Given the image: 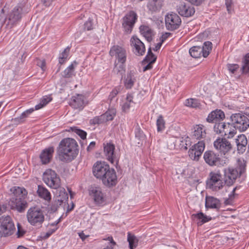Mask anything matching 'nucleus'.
<instances>
[{
    "instance_id": "nucleus-1",
    "label": "nucleus",
    "mask_w": 249,
    "mask_h": 249,
    "mask_svg": "<svg viewBox=\"0 0 249 249\" xmlns=\"http://www.w3.org/2000/svg\"><path fill=\"white\" fill-rule=\"evenodd\" d=\"M78 145L76 142L72 138H65L59 143L57 153L60 160L64 162L71 161L77 155Z\"/></svg>"
},
{
    "instance_id": "nucleus-2",
    "label": "nucleus",
    "mask_w": 249,
    "mask_h": 249,
    "mask_svg": "<svg viewBox=\"0 0 249 249\" xmlns=\"http://www.w3.org/2000/svg\"><path fill=\"white\" fill-rule=\"evenodd\" d=\"M28 12L23 4L20 3L16 6L9 11L4 19V23L10 28L18 24L21 20L23 15Z\"/></svg>"
},
{
    "instance_id": "nucleus-3",
    "label": "nucleus",
    "mask_w": 249,
    "mask_h": 249,
    "mask_svg": "<svg viewBox=\"0 0 249 249\" xmlns=\"http://www.w3.org/2000/svg\"><path fill=\"white\" fill-rule=\"evenodd\" d=\"M230 119L231 126H232L235 130L237 129L243 132L249 128V117L242 113L232 114Z\"/></svg>"
},
{
    "instance_id": "nucleus-4",
    "label": "nucleus",
    "mask_w": 249,
    "mask_h": 249,
    "mask_svg": "<svg viewBox=\"0 0 249 249\" xmlns=\"http://www.w3.org/2000/svg\"><path fill=\"white\" fill-rule=\"evenodd\" d=\"M28 222L33 226H40L45 220L43 211L37 207H32L28 209L26 214Z\"/></svg>"
},
{
    "instance_id": "nucleus-5",
    "label": "nucleus",
    "mask_w": 249,
    "mask_h": 249,
    "mask_svg": "<svg viewBox=\"0 0 249 249\" xmlns=\"http://www.w3.org/2000/svg\"><path fill=\"white\" fill-rule=\"evenodd\" d=\"M43 180L48 186L53 189H58L61 185L59 176L51 169L46 170L43 173Z\"/></svg>"
},
{
    "instance_id": "nucleus-6",
    "label": "nucleus",
    "mask_w": 249,
    "mask_h": 249,
    "mask_svg": "<svg viewBox=\"0 0 249 249\" xmlns=\"http://www.w3.org/2000/svg\"><path fill=\"white\" fill-rule=\"evenodd\" d=\"M209 177L207 181V186L213 191H218L226 184L225 181H223L222 175L219 172H211Z\"/></svg>"
},
{
    "instance_id": "nucleus-7",
    "label": "nucleus",
    "mask_w": 249,
    "mask_h": 249,
    "mask_svg": "<svg viewBox=\"0 0 249 249\" xmlns=\"http://www.w3.org/2000/svg\"><path fill=\"white\" fill-rule=\"evenodd\" d=\"M212 48V43L210 41L205 42L202 47L193 46L189 50L190 55L194 58H199L201 54L204 57H206L209 54Z\"/></svg>"
},
{
    "instance_id": "nucleus-8",
    "label": "nucleus",
    "mask_w": 249,
    "mask_h": 249,
    "mask_svg": "<svg viewBox=\"0 0 249 249\" xmlns=\"http://www.w3.org/2000/svg\"><path fill=\"white\" fill-rule=\"evenodd\" d=\"M213 126L214 131L217 134H221L227 136L228 139L232 138L236 133V131L234 129H231V124L228 123L226 124L224 122H217L214 123Z\"/></svg>"
},
{
    "instance_id": "nucleus-9",
    "label": "nucleus",
    "mask_w": 249,
    "mask_h": 249,
    "mask_svg": "<svg viewBox=\"0 0 249 249\" xmlns=\"http://www.w3.org/2000/svg\"><path fill=\"white\" fill-rule=\"evenodd\" d=\"M165 21L167 29L170 31L178 29L181 22L180 17L174 13L167 14L165 16Z\"/></svg>"
},
{
    "instance_id": "nucleus-10",
    "label": "nucleus",
    "mask_w": 249,
    "mask_h": 249,
    "mask_svg": "<svg viewBox=\"0 0 249 249\" xmlns=\"http://www.w3.org/2000/svg\"><path fill=\"white\" fill-rule=\"evenodd\" d=\"M0 228L5 236L11 235L15 229L14 223L9 215L2 216L0 218Z\"/></svg>"
},
{
    "instance_id": "nucleus-11",
    "label": "nucleus",
    "mask_w": 249,
    "mask_h": 249,
    "mask_svg": "<svg viewBox=\"0 0 249 249\" xmlns=\"http://www.w3.org/2000/svg\"><path fill=\"white\" fill-rule=\"evenodd\" d=\"M137 19V15L134 11H130L123 18V27L127 33L131 32L134 25Z\"/></svg>"
},
{
    "instance_id": "nucleus-12",
    "label": "nucleus",
    "mask_w": 249,
    "mask_h": 249,
    "mask_svg": "<svg viewBox=\"0 0 249 249\" xmlns=\"http://www.w3.org/2000/svg\"><path fill=\"white\" fill-rule=\"evenodd\" d=\"M204 148L205 143L203 141L195 144L188 151L190 158L194 160L198 161L204 151Z\"/></svg>"
},
{
    "instance_id": "nucleus-13",
    "label": "nucleus",
    "mask_w": 249,
    "mask_h": 249,
    "mask_svg": "<svg viewBox=\"0 0 249 249\" xmlns=\"http://www.w3.org/2000/svg\"><path fill=\"white\" fill-rule=\"evenodd\" d=\"M9 205L11 209L22 213L27 207L28 204L22 197H12L9 201Z\"/></svg>"
},
{
    "instance_id": "nucleus-14",
    "label": "nucleus",
    "mask_w": 249,
    "mask_h": 249,
    "mask_svg": "<svg viewBox=\"0 0 249 249\" xmlns=\"http://www.w3.org/2000/svg\"><path fill=\"white\" fill-rule=\"evenodd\" d=\"M109 53L111 56H115L120 63H124L126 55L125 50L119 46H113L110 49Z\"/></svg>"
},
{
    "instance_id": "nucleus-15",
    "label": "nucleus",
    "mask_w": 249,
    "mask_h": 249,
    "mask_svg": "<svg viewBox=\"0 0 249 249\" xmlns=\"http://www.w3.org/2000/svg\"><path fill=\"white\" fill-rule=\"evenodd\" d=\"M101 179L104 184L107 186L110 187L115 185L117 182V176L115 170L109 168Z\"/></svg>"
},
{
    "instance_id": "nucleus-16",
    "label": "nucleus",
    "mask_w": 249,
    "mask_h": 249,
    "mask_svg": "<svg viewBox=\"0 0 249 249\" xmlns=\"http://www.w3.org/2000/svg\"><path fill=\"white\" fill-rule=\"evenodd\" d=\"M131 46L134 53L137 55H142L145 52V48L143 42L137 36H133L130 39Z\"/></svg>"
},
{
    "instance_id": "nucleus-17",
    "label": "nucleus",
    "mask_w": 249,
    "mask_h": 249,
    "mask_svg": "<svg viewBox=\"0 0 249 249\" xmlns=\"http://www.w3.org/2000/svg\"><path fill=\"white\" fill-rule=\"evenodd\" d=\"M240 177L238 172L233 168H229L224 170L225 183L228 186L232 185L236 179Z\"/></svg>"
},
{
    "instance_id": "nucleus-18",
    "label": "nucleus",
    "mask_w": 249,
    "mask_h": 249,
    "mask_svg": "<svg viewBox=\"0 0 249 249\" xmlns=\"http://www.w3.org/2000/svg\"><path fill=\"white\" fill-rule=\"evenodd\" d=\"M214 147L220 152L225 154L232 148L231 143L225 138H218L213 143Z\"/></svg>"
},
{
    "instance_id": "nucleus-19",
    "label": "nucleus",
    "mask_w": 249,
    "mask_h": 249,
    "mask_svg": "<svg viewBox=\"0 0 249 249\" xmlns=\"http://www.w3.org/2000/svg\"><path fill=\"white\" fill-rule=\"evenodd\" d=\"M110 168L109 166L105 162H97L93 167V174L95 177L101 178Z\"/></svg>"
},
{
    "instance_id": "nucleus-20",
    "label": "nucleus",
    "mask_w": 249,
    "mask_h": 249,
    "mask_svg": "<svg viewBox=\"0 0 249 249\" xmlns=\"http://www.w3.org/2000/svg\"><path fill=\"white\" fill-rule=\"evenodd\" d=\"M203 158L205 161L211 166L217 165L220 160L219 155L211 150L204 153Z\"/></svg>"
},
{
    "instance_id": "nucleus-21",
    "label": "nucleus",
    "mask_w": 249,
    "mask_h": 249,
    "mask_svg": "<svg viewBox=\"0 0 249 249\" xmlns=\"http://www.w3.org/2000/svg\"><path fill=\"white\" fill-rule=\"evenodd\" d=\"M89 194L96 204H101L104 202V195L100 187L91 186L89 189Z\"/></svg>"
},
{
    "instance_id": "nucleus-22",
    "label": "nucleus",
    "mask_w": 249,
    "mask_h": 249,
    "mask_svg": "<svg viewBox=\"0 0 249 249\" xmlns=\"http://www.w3.org/2000/svg\"><path fill=\"white\" fill-rule=\"evenodd\" d=\"M178 14L185 17H189L193 15L195 12L194 8L185 3H181L177 7Z\"/></svg>"
},
{
    "instance_id": "nucleus-23",
    "label": "nucleus",
    "mask_w": 249,
    "mask_h": 249,
    "mask_svg": "<svg viewBox=\"0 0 249 249\" xmlns=\"http://www.w3.org/2000/svg\"><path fill=\"white\" fill-rule=\"evenodd\" d=\"M225 118V114L220 109H216L210 113L206 119L209 123H216L220 122Z\"/></svg>"
},
{
    "instance_id": "nucleus-24",
    "label": "nucleus",
    "mask_w": 249,
    "mask_h": 249,
    "mask_svg": "<svg viewBox=\"0 0 249 249\" xmlns=\"http://www.w3.org/2000/svg\"><path fill=\"white\" fill-rule=\"evenodd\" d=\"M53 153L54 148L53 146L44 149L39 156L42 163L46 164L49 163L52 159Z\"/></svg>"
},
{
    "instance_id": "nucleus-25",
    "label": "nucleus",
    "mask_w": 249,
    "mask_h": 249,
    "mask_svg": "<svg viewBox=\"0 0 249 249\" xmlns=\"http://www.w3.org/2000/svg\"><path fill=\"white\" fill-rule=\"evenodd\" d=\"M235 142L239 153H243L244 152L248 144V140L246 136L244 134L239 135L235 139Z\"/></svg>"
},
{
    "instance_id": "nucleus-26",
    "label": "nucleus",
    "mask_w": 249,
    "mask_h": 249,
    "mask_svg": "<svg viewBox=\"0 0 249 249\" xmlns=\"http://www.w3.org/2000/svg\"><path fill=\"white\" fill-rule=\"evenodd\" d=\"M115 146L110 143H107L104 146V153L107 159L111 163L113 162L114 160L116 158L114 154Z\"/></svg>"
},
{
    "instance_id": "nucleus-27",
    "label": "nucleus",
    "mask_w": 249,
    "mask_h": 249,
    "mask_svg": "<svg viewBox=\"0 0 249 249\" xmlns=\"http://www.w3.org/2000/svg\"><path fill=\"white\" fill-rule=\"evenodd\" d=\"M206 133L202 124H196L194 126L193 137L196 139H201L206 137Z\"/></svg>"
},
{
    "instance_id": "nucleus-28",
    "label": "nucleus",
    "mask_w": 249,
    "mask_h": 249,
    "mask_svg": "<svg viewBox=\"0 0 249 249\" xmlns=\"http://www.w3.org/2000/svg\"><path fill=\"white\" fill-rule=\"evenodd\" d=\"M69 104L75 109H82L84 105L83 96L78 95L77 96L72 97Z\"/></svg>"
},
{
    "instance_id": "nucleus-29",
    "label": "nucleus",
    "mask_w": 249,
    "mask_h": 249,
    "mask_svg": "<svg viewBox=\"0 0 249 249\" xmlns=\"http://www.w3.org/2000/svg\"><path fill=\"white\" fill-rule=\"evenodd\" d=\"M206 208L219 209L220 206V201L213 196H206L205 199Z\"/></svg>"
},
{
    "instance_id": "nucleus-30",
    "label": "nucleus",
    "mask_w": 249,
    "mask_h": 249,
    "mask_svg": "<svg viewBox=\"0 0 249 249\" xmlns=\"http://www.w3.org/2000/svg\"><path fill=\"white\" fill-rule=\"evenodd\" d=\"M163 2V0H150L147 4V7L152 12H156L160 10Z\"/></svg>"
},
{
    "instance_id": "nucleus-31",
    "label": "nucleus",
    "mask_w": 249,
    "mask_h": 249,
    "mask_svg": "<svg viewBox=\"0 0 249 249\" xmlns=\"http://www.w3.org/2000/svg\"><path fill=\"white\" fill-rule=\"evenodd\" d=\"M192 217L194 220L196 219L197 220H198L197 222V224L198 225H201L204 223L208 222L212 219L211 217L207 216L201 212L193 214H192Z\"/></svg>"
},
{
    "instance_id": "nucleus-32",
    "label": "nucleus",
    "mask_w": 249,
    "mask_h": 249,
    "mask_svg": "<svg viewBox=\"0 0 249 249\" xmlns=\"http://www.w3.org/2000/svg\"><path fill=\"white\" fill-rule=\"evenodd\" d=\"M140 30L141 34L148 42H150L152 40L153 32L149 27L142 25L140 26Z\"/></svg>"
},
{
    "instance_id": "nucleus-33",
    "label": "nucleus",
    "mask_w": 249,
    "mask_h": 249,
    "mask_svg": "<svg viewBox=\"0 0 249 249\" xmlns=\"http://www.w3.org/2000/svg\"><path fill=\"white\" fill-rule=\"evenodd\" d=\"M10 191L13 193L12 197H22L24 198L27 194L26 190L23 188L18 186H15L11 188Z\"/></svg>"
},
{
    "instance_id": "nucleus-34",
    "label": "nucleus",
    "mask_w": 249,
    "mask_h": 249,
    "mask_svg": "<svg viewBox=\"0 0 249 249\" xmlns=\"http://www.w3.org/2000/svg\"><path fill=\"white\" fill-rule=\"evenodd\" d=\"M136 81V76L134 72L131 71L127 73L126 77L124 79V84L126 89H131Z\"/></svg>"
},
{
    "instance_id": "nucleus-35",
    "label": "nucleus",
    "mask_w": 249,
    "mask_h": 249,
    "mask_svg": "<svg viewBox=\"0 0 249 249\" xmlns=\"http://www.w3.org/2000/svg\"><path fill=\"white\" fill-rule=\"evenodd\" d=\"M241 177L246 171V161L243 159H239L237 161L236 167L234 168Z\"/></svg>"
},
{
    "instance_id": "nucleus-36",
    "label": "nucleus",
    "mask_w": 249,
    "mask_h": 249,
    "mask_svg": "<svg viewBox=\"0 0 249 249\" xmlns=\"http://www.w3.org/2000/svg\"><path fill=\"white\" fill-rule=\"evenodd\" d=\"M37 193L39 197L46 200L49 201L51 199V195L48 190L45 187L38 185Z\"/></svg>"
},
{
    "instance_id": "nucleus-37",
    "label": "nucleus",
    "mask_w": 249,
    "mask_h": 249,
    "mask_svg": "<svg viewBox=\"0 0 249 249\" xmlns=\"http://www.w3.org/2000/svg\"><path fill=\"white\" fill-rule=\"evenodd\" d=\"M58 192L56 193V199L58 201L65 203L68 199V195L64 188H59Z\"/></svg>"
},
{
    "instance_id": "nucleus-38",
    "label": "nucleus",
    "mask_w": 249,
    "mask_h": 249,
    "mask_svg": "<svg viewBox=\"0 0 249 249\" xmlns=\"http://www.w3.org/2000/svg\"><path fill=\"white\" fill-rule=\"evenodd\" d=\"M124 63H116L113 69V72L121 76V78H123V76L125 72V67L124 65Z\"/></svg>"
},
{
    "instance_id": "nucleus-39",
    "label": "nucleus",
    "mask_w": 249,
    "mask_h": 249,
    "mask_svg": "<svg viewBox=\"0 0 249 249\" xmlns=\"http://www.w3.org/2000/svg\"><path fill=\"white\" fill-rule=\"evenodd\" d=\"M127 241L129 242L130 249H134L137 247L139 240L134 235L128 232L127 234Z\"/></svg>"
},
{
    "instance_id": "nucleus-40",
    "label": "nucleus",
    "mask_w": 249,
    "mask_h": 249,
    "mask_svg": "<svg viewBox=\"0 0 249 249\" xmlns=\"http://www.w3.org/2000/svg\"><path fill=\"white\" fill-rule=\"evenodd\" d=\"M116 110L112 108L109 109L105 113L102 114L104 122H106L108 121L112 120L116 115Z\"/></svg>"
},
{
    "instance_id": "nucleus-41",
    "label": "nucleus",
    "mask_w": 249,
    "mask_h": 249,
    "mask_svg": "<svg viewBox=\"0 0 249 249\" xmlns=\"http://www.w3.org/2000/svg\"><path fill=\"white\" fill-rule=\"evenodd\" d=\"M185 105L187 107L192 108H199L200 103L197 99H189L185 101Z\"/></svg>"
},
{
    "instance_id": "nucleus-42",
    "label": "nucleus",
    "mask_w": 249,
    "mask_h": 249,
    "mask_svg": "<svg viewBox=\"0 0 249 249\" xmlns=\"http://www.w3.org/2000/svg\"><path fill=\"white\" fill-rule=\"evenodd\" d=\"M241 69L243 73L249 72V53H247L245 56Z\"/></svg>"
},
{
    "instance_id": "nucleus-43",
    "label": "nucleus",
    "mask_w": 249,
    "mask_h": 249,
    "mask_svg": "<svg viewBox=\"0 0 249 249\" xmlns=\"http://www.w3.org/2000/svg\"><path fill=\"white\" fill-rule=\"evenodd\" d=\"M74 67L73 64L70 65L67 69L65 70L63 73V77L65 78L71 77L73 75Z\"/></svg>"
},
{
    "instance_id": "nucleus-44",
    "label": "nucleus",
    "mask_w": 249,
    "mask_h": 249,
    "mask_svg": "<svg viewBox=\"0 0 249 249\" xmlns=\"http://www.w3.org/2000/svg\"><path fill=\"white\" fill-rule=\"evenodd\" d=\"M52 99L50 97L46 96L43 97L41 99L40 103L35 106V109L38 110L41 108L46 106L48 103H49L52 100Z\"/></svg>"
},
{
    "instance_id": "nucleus-45",
    "label": "nucleus",
    "mask_w": 249,
    "mask_h": 249,
    "mask_svg": "<svg viewBox=\"0 0 249 249\" xmlns=\"http://www.w3.org/2000/svg\"><path fill=\"white\" fill-rule=\"evenodd\" d=\"M52 99L50 97L46 96L43 97L41 99L40 103L35 106V109L38 110L41 108L46 106L48 103H49L52 100Z\"/></svg>"
},
{
    "instance_id": "nucleus-46",
    "label": "nucleus",
    "mask_w": 249,
    "mask_h": 249,
    "mask_svg": "<svg viewBox=\"0 0 249 249\" xmlns=\"http://www.w3.org/2000/svg\"><path fill=\"white\" fill-rule=\"evenodd\" d=\"M157 130L158 132L162 131L165 128V121L162 115H160L157 120Z\"/></svg>"
},
{
    "instance_id": "nucleus-47",
    "label": "nucleus",
    "mask_w": 249,
    "mask_h": 249,
    "mask_svg": "<svg viewBox=\"0 0 249 249\" xmlns=\"http://www.w3.org/2000/svg\"><path fill=\"white\" fill-rule=\"evenodd\" d=\"M70 48L68 47L60 54L59 57V62L60 64H63L67 59L70 52Z\"/></svg>"
},
{
    "instance_id": "nucleus-48",
    "label": "nucleus",
    "mask_w": 249,
    "mask_h": 249,
    "mask_svg": "<svg viewBox=\"0 0 249 249\" xmlns=\"http://www.w3.org/2000/svg\"><path fill=\"white\" fill-rule=\"evenodd\" d=\"M156 60V57L155 56L154 54L152 53L151 51V49L150 48L148 49L147 54L145 57L143 61L148 62H152L154 63Z\"/></svg>"
},
{
    "instance_id": "nucleus-49",
    "label": "nucleus",
    "mask_w": 249,
    "mask_h": 249,
    "mask_svg": "<svg viewBox=\"0 0 249 249\" xmlns=\"http://www.w3.org/2000/svg\"><path fill=\"white\" fill-rule=\"evenodd\" d=\"M132 97L130 95H127L126 97V101L124 103L122 106V109L124 111H127L130 108V103L132 102Z\"/></svg>"
},
{
    "instance_id": "nucleus-50",
    "label": "nucleus",
    "mask_w": 249,
    "mask_h": 249,
    "mask_svg": "<svg viewBox=\"0 0 249 249\" xmlns=\"http://www.w3.org/2000/svg\"><path fill=\"white\" fill-rule=\"evenodd\" d=\"M105 123L102 115L99 116H96L90 120L91 124H99Z\"/></svg>"
},
{
    "instance_id": "nucleus-51",
    "label": "nucleus",
    "mask_w": 249,
    "mask_h": 249,
    "mask_svg": "<svg viewBox=\"0 0 249 249\" xmlns=\"http://www.w3.org/2000/svg\"><path fill=\"white\" fill-rule=\"evenodd\" d=\"M71 129L73 131L78 134L81 139L85 140L86 138L87 133L81 129L77 128L76 127H71Z\"/></svg>"
},
{
    "instance_id": "nucleus-52",
    "label": "nucleus",
    "mask_w": 249,
    "mask_h": 249,
    "mask_svg": "<svg viewBox=\"0 0 249 249\" xmlns=\"http://www.w3.org/2000/svg\"><path fill=\"white\" fill-rule=\"evenodd\" d=\"M120 87H117L114 88L110 92L108 97V99L110 101H112L113 99V98L118 94L120 90Z\"/></svg>"
},
{
    "instance_id": "nucleus-53",
    "label": "nucleus",
    "mask_w": 249,
    "mask_h": 249,
    "mask_svg": "<svg viewBox=\"0 0 249 249\" xmlns=\"http://www.w3.org/2000/svg\"><path fill=\"white\" fill-rule=\"evenodd\" d=\"M34 109L33 108L27 109V110L23 112L19 118H18L16 119H18V120H21L22 119L26 117L28 115L32 113L34 111Z\"/></svg>"
},
{
    "instance_id": "nucleus-54",
    "label": "nucleus",
    "mask_w": 249,
    "mask_h": 249,
    "mask_svg": "<svg viewBox=\"0 0 249 249\" xmlns=\"http://www.w3.org/2000/svg\"><path fill=\"white\" fill-rule=\"evenodd\" d=\"M227 68L230 72H231L232 73H234L235 71L239 68V66L238 65L235 64H229L227 65Z\"/></svg>"
},
{
    "instance_id": "nucleus-55",
    "label": "nucleus",
    "mask_w": 249,
    "mask_h": 249,
    "mask_svg": "<svg viewBox=\"0 0 249 249\" xmlns=\"http://www.w3.org/2000/svg\"><path fill=\"white\" fill-rule=\"evenodd\" d=\"M62 203H63V202L58 201V199H56V198L54 203L51 206V210L54 212L56 211L59 206H60Z\"/></svg>"
},
{
    "instance_id": "nucleus-56",
    "label": "nucleus",
    "mask_w": 249,
    "mask_h": 249,
    "mask_svg": "<svg viewBox=\"0 0 249 249\" xmlns=\"http://www.w3.org/2000/svg\"><path fill=\"white\" fill-rule=\"evenodd\" d=\"M25 233V231L24 230L22 229L21 226L18 224V232H17V235L18 237L19 238L22 237Z\"/></svg>"
},
{
    "instance_id": "nucleus-57",
    "label": "nucleus",
    "mask_w": 249,
    "mask_h": 249,
    "mask_svg": "<svg viewBox=\"0 0 249 249\" xmlns=\"http://www.w3.org/2000/svg\"><path fill=\"white\" fill-rule=\"evenodd\" d=\"M92 29V24L91 20H88L84 24V29L88 31Z\"/></svg>"
},
{
    "instance_id": "nucleus-58",
    "label": "nucleus",
    "mask_w": 249,
    "mask_h": 249,
    "mask_svg": "<svg viewBox=\"0 0 249 249\" xmlns=\"http://www.w3.org/2000/svg\"><path fill=\"white\" fill-rule=\"evenodd\" d=\"M37 65L40 67L42 71L45 70V61L44 60H38L37 62Z\"/></svg>"
},
{
    "instance_id": "nucleus-59",
    "label": "nucleus",
    "mask_w": 249,
    "mask_h": 249,
    "mask_svg": "<svg viewBox=\"0 0 249 249\" xmlns=\"http://www.w3.org/2000/svg\"><path fill=\"white\" fill-rule=\"evenodd\" d=\"M226 2L225 4L226 5L227 10L229 12H230L231 9V6L232 4V2L231 0H225Z\"/></svg>"
},
{
    "instance_id": "nucleus-60",
    "label": "nucleus",
    "mask_w": 249,
    "mask_h": 249,
    "mask_svg": "<svg viewBox=\"0 0 249 249\" xmlns=\"http://www.w3.org/2000/svg\"><path fill=\"white\" fill-rule=\"evenodd\" d=\"M4 9H0V24L2 23L4 21Z\"/></svg>"
},
{
    "instance_id": "nucleus-61",
    "label": "nucleus",
    "mask_w": 249,
    "mask_h": 249,
    "mask_svg": "<svg viewBox=\"0 0 249 249\" xmlns=\"http://www.w3.org/2000/svg\"><path fill=\"white\" fill-rule=\"evenodd\" d=\"M148 64L145 67H143V71H145L147 70H150L152 67V64L154 63L152 62H148Z\"/></svg>"
},
{
    "instance_id": "nucleus-62",
    "label": "nucleus",
    "mask_w": 249,
    "mask_h": 249,
    "mask_svg": "<svg viewBox=\"0 0 249 249\" xmlns=\"http://www.w3.org/2000/svg\"><path fill=\"white\" fill-rule=\"evenodd\" d=\"M170 33H166L165 34L162 35L161 37V41L163 43V42L168 38V37L170 35Z\"/></svg>"
},
{
    "instance_id": "nucleus-63",
    "label": "nucleus",
    "mask_w": 249,
    "mask_h": 249,
    "mask_svg": "<svg viewBox=\"0 0 249 249\" xmlns=\"http://www.w3.org/2000/svg\"><path fill=\"white\" fill-rule=\"evenodd\" d=\"M54 0H42V2L45 6H50L52 2Z\"/></svg>"
},
{
    "instance_id": "nucleus-64",
    "label": "nucleus",
    "mask_w": 249,
    "mask_h": 249,
    "mask_svg": "<svg viewBox=\"0 0 249 249\" xmlns=\"http://www.w3.org/2000/svg\"><path fill=\"white\" fill-rule=\"evenodd\" d=\"M95 145V142H92L90 143L89 146L87 147V150L90 151V150L92 149Z\"/></svg>"
}]
</instances>
